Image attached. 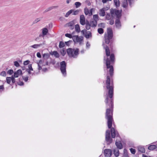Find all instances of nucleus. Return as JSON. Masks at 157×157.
I'll return each mask as SVG.
<instances>
[{
  "mask_svg": "<svg viewBox=\"0 0 157 157\" xmlns=\"http://www.w3.org/2000/svg\"><path fill=\"white\" fill-rule=\"evenodd\" d=\"M106 87L108 90V96L111 99L109 102V98L107 96L105 101L106 103V109L105 113V118L107 119V125L109 128L111 129V137L114 138L116 136V131L114 128L112 127V122L113 121V99L112 98L113 95V83H110V79L109 76L107 75L106 80Z\"/></svg>",
  "mask_w": 157,
  "mask_h": 157,
  "instance_id": "1",
  "label": "nucleus"
},
{
  "mask_svg": "<svg viewBox=\"0 0 157 157\" xmlns=\"http://www.w3.org/2000/svg\"><path fill=\"white\" fill-rule=\"evenodd\" d=\"M107 34H105L104 36L105 38V43L106 44L109 45L108 46L106 45L104 43L102 44L104 49H105L106 55L107 57L110 56V60L109 58H106V56H105L104 57V60L106 61V67L107 69L109 68V72L110 75L112 77L113 74V67L112 65H110L111 63H113L115 61V56L113 53H111V54L109 48L111 49H113V31L112 29L110 28H108L107 29Z\"/></svg>",
  "mask_w": 157,
  "mask_h": 157,
  "instance_id": "2",
  "label": "nucleus"
},
{
  "mask_svg": "<svg viewBox=\"0 0 157 157\" xmlns=\"http://www.w3.org/2000/svg\"><path fill=\"white\" fill-rule=\"evenodd\" d=\"M79 51V49L78 48L75 49L70 48L67 50V53L69 57L76 58L75 56L78 55Z\"/></svg>",
  "mask_w": 157,
  "mask_h": 157,
  "instance_id": "3",
  "label": "nucleus"
},
{
  "mask_svg": "<svg viewBox=\"0 0 157 157\" xmlns=\"http://www.w3.org/2000/svg\"><path fill=\"white\" fill-rule=\"evenodd\" d=\"M66 67L67 63L65 61H63L60 63V69L64 77L67 75Z\"/></svg>",
  "mask_w": 157,
  "mask_h": 157,
  "instance_id": "4",
  "label": "nucleus"
},
{
  "mask_svg": "<svg viewBox=\"0 0 157 157\" xmlns=\"http://www.w3.org/2000/svg\"><path fill=\"white\" fill-rule=\"evenodd\" d=\"M112 138L110 135V130L109 129L107 130L105 132V140L107 145H109L113 142V139Z\"/></svg>",
  "mask_w": 157,
  "mask_h": 157,
  "instance_id": "5",
  "label": "nucleus"
},
{
  "mask_svg": "<svg viewBox=\"0 0 157 157\" xmlns=\"http://www.w3.org/2000/svg\"><path fill=\"white\" fill-rule=\"evenodd\" d=\"M104 154L105 156L110 157L112 155V151L110 149H105L104 151Z\"/></svg>",
  "mask_w": 157,
  "mask_h": 157,
  "instance_id": "6",
  "label": "nucleus"
},
{
  "mask_svg": "<svg viewBox=\"0 0 157 157\" xmlns=\"http://www.w3.org/2000/svg\"><path fill=\"white\" fill-rule=\"evenodd\" d=\"M122 10H121V11H120L118 10H117L116 9H111L110 10V13L112 15H113L114 13L117 15L118 14H119L120 13L121 14V13Z\"/></svg>",
  "mask_w": 157,
  "mask_h": 157,
  "instance_id": "7",
  "label": "nucleus"
},
{
  "mask_svg": "<svg viewBox=\"0 0 157 157\" xmlns=\"http://www.w3.org/2000/svg\"><path fill=\"white\" fill-rule=\"evenodd\" d=\"M80 23L82 25H84L86 24L85 18L83 15H81L80 16Z\"/></svg>",
  "mask_w": 157,
  "mask_h": 157,
  "instance_id": "8",
  "label": "nucleus"
},
{
  "mask_svg": "<svg viewBox=\"0 0 157 157\" xmlns=\"http://www.w3.org/2000/svg\"><path fill=\"white\" fill-rule=\"evenodd\" d=\"M117 140H116L115 142V145L119 149H122L123 148V145L121 141H120L121 140H118V141H117Z\"/></svg>",
  "mask_w": 157,
  "mask_h": 157,
  "instance_id": "9",
  "label": "nucleus"
},
{
  "mask_svg": "<svg viewBox=\"0 0 157 157\" xmlns=\"http://www.w3.org/2000/svg\"><path fill=\"white\" fill-rule=\"evenodd\" d=\"M73 40L75 43L76 42H79V44H80L81 42H80V40L79 36L78 35H75L73 36Z\"/></svg>",
  "mask_w": 157,
  "mask_h": 157,
  "instance_id": "10",
  "label": "nucleus"
},
{
  "mask_svg": "<svg viewBox=\"0 0 157 157\" xmlns=\"http://www.w3.org/2000/svg\"><path fill=\"white\" fill-rule=\"evenodd\" d=\"M50 54L52 56L54 55L56 58H59V54L57 51H56L53 52L51 51L50 52Z\"/></svg>",
  "mask_w": 157,
  "mask_h": 157,
  "instance_id": "11",
  "label": "nucleus"
},
{
  "mask_svg": "<svg viewBox=\"0 0 157 157\" xmlns=\"http://www.w3.org/2000/svg\"><path fill=\"white\" fill-rule=\"evenodd\" d=\"M98 20H92L91 19L90 21V23L91 24V27H96L97 25V21Z\"/></svg>",
  "mask_w": 157,
  "mask_h": 157,
  "instance_id": "12",
  "label": "nucleus"
},
{
  "mask_svg": "<svg viewBox=\"0 0 157 157\" xmlns=\"http://www.w3.org/2000/svg\"><path fill=\"white\" fill-rule=\"evenodd\" d=\"M115 24L117 28L119 29L121 27V24L120 19H116L115 21Z\"/></svg>",
  "mask_w": 157,
  "mask_h": 157,
  "instance_id": "13",
  "label": "nucleus"
},
{
  "mask_svg": "<svg viewBox=\"0 0 157 157\" xmlns=\"http://www.w3.org/2000/svg\"><path fill=\"white\" fill-rule=\"evenodd\" d=\"M58 7V6H52L50 7L48 9H46L44 11V12H43V13H44L52 10V9H53L57 8Z\"/></svg>",
  "mask_w": 157,
  "mask_h": 157,
  "instance_id": "14",
  "label": "nucleus"
},
{
  "mask_svg": "<svg viewBox=\"0 0 157 157\" xmlns=\"http://www.w3.org/2000/svg\"><path fill=\"white\" fill-rule=\"evenodd\" d=\"M138 150L139 151L143 153H144L145 152V148L142 146H139L138 147Z\"/></svg>",
  "mask_w": 157,
  "mask_h": 157,
  "instance_id": "15",
  "label": "nucleus"
},
{
  "mask_svg": "<svg viewBox=\"0 0 157 157\" xmlns=\"http://www.w3.org/2000/svg\"><path fill=\"white\" fill-rule=\"evenodd\" d=\"M113 151L115 156L117 157L119 156V151L118 149L117 148L114 149H113Z\"/></svg>",
  "mask_w": 157,
  "mask_h": 157,
  "instance_id": "16",
  "label": "nucleus"
},
{
  "mask_svg": "<svg viewBox=\"0 0 157 157\" xmlns=\"http://www.w3.org/2000/svg\"><path fill=\"white\" fill-rule=\"evenodd\" d=\"M42 33H43L42 37L46 35L48 33V30L46 28H44L42 29Z\"/></svg>",
  "mask_w": 157,
  "mask_h": 157,
  "instance_id": "17",
  "label": "nucleus"
},
{
  "mask_svg": "<svg viewBox=\"0 0 157 157\" xmlns=\"http://www.w3.org/2000/svg\"><path fill=\"white\" fill-rule=\"evenodd\" d=\"M157 147V145H151L149 146L148 147V149L150 150H155Z\"/></svg>",
  "mask_w": 157,
  "mask_h": 157,
  "instance_id": "18",
  "label": "nucleus"
},
{
  "mask_svg": "<svg viewBox=\"0 0 157 157\" xmlns=\"http://www.w3.org/2000/svg\"><path fill=\"white\" fill-rule=\"evenodd\" d=\"M99 14L100 16L102 17H104L105 15V12L104 9L102 8L99 10Z\"/></svg>",
  "mask_w": 157,
  "mask_h": 157,
  "instance_id": "19",
  "label": "nucleus"
},
{
  "mask_svg": "<svg viewBox=\"0 0 157 157\" xmlns=\"http://www.w3.org/2000/svg\"><path fill=\"white\" fill-rule=\"evenodd\" d=\"M43 44H34L33 45H31L30 46V47L32 48H37L38 47H40L42 46Z\"/></svg>",
  "mask_w": 157,
  "mask_h": 157,
  "instance_id": "20",
  "label": "nucleus"
},
{
  "mask_svg": "<svg viewBox=\"0 0 157 157\" xmlns=\"http://www.w3.org/2000/svg\"><path fill=\"white\" fill-rule=\"evenodd\" d=\"M85 37L87 39L89 38L90 37H92V35L91 32L90 31H88L85 34Z\"/></svg>",
  "mask_w": 157,
  "mask_h": 157,
  "instance_id": "21",
  "label": "nucleus"
},
{
  "mask_svg": "<svg viewBox=\"0 0 157 157\" xmlns=\"http://www.w3.org/2000/svg\"><path fill=\"white\" fill-rule=\"evenodd\" d=\"M75 31L78 33H79L81 31L79 25L78 24L75 25Z\"/></svg>",
  "mask_w": 157,
  "mask_h": 157,
  "instance_id": "22",
  "label": "nucleus"
},
{
  "mask_svg": "<svg viewBox=\"0 0 157 157\" xmlns=\"http://www.w3.org/2000/svg\"><path fill=\"white\" fill-rule=\"evenodd\" d=\"M114 2L116 8H117L120 6V3L119 0H114Z\"/></svg>",
  "mask_w": 157,
  "mask_h": 157,
  "instance_id": "23",
  "label": "nucleus"
},
{
  "mask_svg": "<svg viewBox=\"0 0 157 157\" xmlns=\"http://www.w3.org/2000/svg\"><path fill=\"white\" fill-rule=\"evenodd\" d=\"M11 78H10V77H7L6 78V82L9 84H10L11 85H12V84H10L11 82Z\"/></svg>",
  "mask_w": 157,
  "mask_h": 157,
  "instance_id": "24",
  "label": "nucleus"
},
{
  "mask_svg": "<svg viewBox=\"0 0 157 157\" xmlns=\"http://www.w3.org/2000/svg\"><path fill=\"white\" fill-rule=\"evenodd\" d=\"M123 156L124 157H129L127 151L125 148H124V150Z\"/></svg>",
  "mask_w": 157,
  "mask_h": 157,
  "instance_id": "25",
  "label": "nucleus"
},
{
  "mask_svg": "<svg viewBox=\"0 0 157 157\" xmlns=\"http://www.w3.org/2000/svg\"><path fill=\"white\" fill-rule=\"evenodd\" d=\"M74 10H69L66 13V15H65V17H67L69 16L73 12Z\"/></svg>",
  "mask_w": 157,
  "mask_h": 157,
  "instance_id": "26",
  "label": "nucleus"
},
{
  "mask_svg": "<svg viewBox=\"0 0 157 157\" xmlns=\"http://www.w3.org/2000/svg\"><path fill=\"white\" fill-rule=\"evenodd\" d=\"M75 23L73 21H70L67 23V25L68 26L72 27L74 25Z\"/></svg>",
  "mask_w": 157,
  "mask_h": 157,
  "instance_id": "27",
  "label": "nucleus"
},
{
  "mask_svg": "<svg viewBox=\"0 0 157 157\" xmlns=\"http://www.w3.org/2000/svg\"><path fill=\"white\" fill-rule=\"evenodd\" d=\"M65 46V43L63 41L59 42V47L60 48H62Z\"/></svg>",
  "mask_w": 157,
  "mask_h": 157,
  "instance_id": "28",
  "label": "nucleus"
},
{
  "mask_svg": "<svg viewBox=\"0 0 157 157\" xmlns=\"http://www.w3.org/2000/svg\"><path fill=\"white\" fill-rule=\"evenodd\" d=\"M98 33L100 34H101L104 33V29L102 28H99L98 29Z\"/></svg>",
  "mask_w": 157,
  "mask_h": 157,
  "instance_id": "29",
  "label": "nucleus"
},
{
  "mask_svg": "<svg viewBox=\"0 0 157 157\" xmlns=\"http://www.w3.org/2000/svg\"><path fill=\"white\" fill-rule=\"evenodd\" d=\"M75 5L76 8H78L81 5V3L79 2H76L75 3Z\"/></svg>",
  "mask_w": 157,
  "mask_h": 157,
  "instance_id": "30",
  "label": "nucleus"
},
{
  "mask_svg": "<svg viewBox=\"0 0 157 157\" xmlns=\"http://www.w3.org/2000/svg\"><path fill=\"white\" fill-rule=\"evenodd\" d=\"M43 57L44 58L48 59L50 57V55L48 53H44L43 55Z\"/></svg>",
  "mask_w": 157,
  "mask_h": 157,
  "instance_id": "31",
  "label": "nucleus"
},
{
  "mask_svg": "<svg viewBox=\"0 0 157 157\" xmlns=\"http://www.w3.org/2000/svg\"><path fill=\"white\" fill-rule=\"evenodd\" d=\"M99 20V17L98 14L94 15L93 16V19H92V20Z\"/></svg>",
  "mask_w": 157,
  "mask_h": 157,
  "instance_id": "32",
  "label": "nucleus"
},
{
  "mask_svg": "<svg viewBox=\"0 0 157 157\" xmlns=\"http://www.w3.org/2000/svg\"><path fill=\"white\" fill-rule=\"evenodd\" d=\"M105 24L104 23H101L98 24V26L99 27H102L103 28H105Z\"/></svg>",
  "mask_w": 157,
  "mask_h": 157,
  "instance_id": "33",
  "label": "nucleus"
},
{
  "mask_svg": "<svg viewBox=\"0 0 157 157\" xmlns=\"http://www.w3.org/2000/svg\"><path fill=\"white\" fill-rule=\"evenodd\" d=\"M60 53L63 56H64L66 54V52L65 49H63L60 51Z\"/></svg>",
  "mask_w": 157,
  "mask_h": 157,
  "instance_id": "34",
  "label": "nucleus"
},
{
  "mask_svg": "<svg viewBox=\"0 0 157 157\" xmlns=\"http://www.w3.org/2000/svg\"><path fill=\"white\" fill-rule=\"evenodd\" d=\"M81 10L80 9L79 10H76L74 11V12L72 13L73 15H76L78 14V13L80 11H81Z\"/></svg>",
  "mask_w": 157,
  "mask_h": 157,
  "instance_id": "35",
  "label": "nucleus"
},
{
  "mask_svg": "<svg viewBox=\"0 0 157 157\" xmlns=\"http://www.w3.org/2000/svg\"><path fill=\"white\" fill-rule=\"evenodd\" d=\"M65 36L70 38H73V36L71 34L67 33L65 34Z\"/></svg>",
  "mask_w": 157,
  "mask_h": 157,
  "instance_id": "36",
  "label": "nucleus"
},
{
  "mask_svg": "<svg viewBox=\"0 0 157 157\" xmlns=\"http://www.w3.org/2000/svg\"><path fill=\"white\" fill-rule=\"evenodd\" d=\"M10 78H11V80L12 81V84L13 85V83H14L16 81H15V78H16L15 77H14L13 75H12L11 77H10Z\"/></svg>",
  "mask_w": 157,
  "mask_h": 157,
  "instance_id": "37",
  "label": "nucleus"
},
{
  "mask_svg": "<svg viewBox=\"0 0 157 157\" xmlns=\"http://www.w3.org/2000/svg\"><path fill=\"white\" fill-rule=\"evenodd\" d=\"M130 150L132 154H135L136 153V150L132 148H131L130 149Z\"/></svg>",
  "mask_w": 157,
  "mask_h": 157,
  "instance_id": "38",
  "label": "nucleus"
},
{
  "mask_svg": "<svg viewBox=\"0 0 157 157\" xmlns=\"http://www.w3.org/2000/svg\"><path fill=\"white\" fill-rule=\"evenodd\" d=\"M128 5V2L126 1V2H124L122 6L123 7L126 8L127 7Z\"/></svg>",
  "mask_w": 157,
  "mask_h": 157,
  "instance_id": "39",
  "label": "nucleus"
},
{
  "mask_svg": "<svg viewBox=\"0 0 157 157\" xmlns=\"http://www.w3.org/2000/svg\"><path fill=\"white\" fill-rule=\"evenodd\" d=\"M84 13L86 15H87L88 14L89 12V10L86 7L84 9Z\"/></svg>",
  "mask_w": 157,
  "mask_h": 157,
  "instance_id": "40",
  "label": "nucleus"
},
{
  "mask_svg": "<svg viewBox=\"0 0 157 157\" xmlns=\"http://www.w3.org/2000/svg\"><path fill=\"white\" fill-rule=\"evenodd\" d=\"M72 42V41L71 40H69L68 41H66L65 42V44L67 46H69L70 45V43H71Z\"/></svg>",
  "mask_w": 157,
  "mask_h": 157,
  "instance_id": "41",
  "label": "nucleus"
},
{
  "mask_svg": "<svg viewBox=\"0 0 157 157\" xmlns=\"http://www.w3.org/2000/svg\"><path fill=\"white\" fill-rule=\"evenodd\" d=\"M13 72V71L12 69H10L7 71V73L10 75H12Z\"/></svg>",
  "mask_w": 157,
  "mask_h": 157,
  "instance_id": "42",
  "label": "nucleus"
},
{
  "mask_svg": "<svg viewBox=\"0 0 157 157\" xmlns=\"http://www.w3.org/2000/svg\"><path fill=\"white\" fill-rule=\"evenodd\" d=\"M0 75L3 76L5 77L6 76V72L5 71H3L1 72Z\"/></svg>",
  "mask_w": 157,
  "mask_h": 157,
  "instance_id": "43",
  "label": "nucleus"
},
{
  "mask_svg": "<svg viewBox=\"0 0 157 157\" xmlns=\"http://www.w3.org/2000/svg\"><path fill=\"white\" fill-rule=\"evenodd\" d=\"M14 65L17 67H18L20 66V64L18 63V62L17 61H15L14 62Z\"/></svg>",
  "mask_w": 157,
  "mask_h": 157,
  "instance_id": "44",
  "label": "nucleus"
},
{
  "mask_svg": "<svg viewBox=\"0 0 157 157\" xmlns=\"http://www.w3.org/2000/svg\"><path fill=\"white\" fill-rule=\"evenodd\" d=\"M29 62L30 61L29 60H27L24 61L23 64L24 65H26L28 64Z\"/></svg>",
  "mask_w": 157,
  "mask_h": 157,
  "instance_id": "45",
  "label": "nucleus"
},
{
  "mask_svg": "<svg viewBox=\"0 0 157 157\" xmlns=\"http://www.w3.org/2000/svg\"><path fill=\"white\" fill-rule=\"evenodd\" d=\"M14 77L17 78L18 77L19 75L15 71L13 73V75H12Z\"/></svg>",
  "mask_w": 157,
  "mask_h": 157,
  "instance_id": "46",
  "label": "nucleus"
},
{
  "mask_svg": "<svg viewBox=\"0 0 157 157\" xmlns=\"http://www.w3.org/2000/svg\"><path fill=\"white\" fill-rule=\"evenodd\" d=\"M116 136L117 137H118L119 138V140H121V138L119 135V133L118 132V131H116Z\"/></svg>",
  "mask_w": 157,
  "mask_h": 157,
  "instance_id": "47",
  "label": "nucleus"
},
{
  "mask_svg": "<svg viewBox=\"0 0 157 157\" xmlns=\"http://www.w3.org/2000/svg\"><path fill=\"white\" fill-rule=\"evenodd\" d=\"M40 21L39 18H37L33 22V24H35L38 22L39 21Z\"/></svg>",
  "mask_w": 157,
  "mask_h": 157,
  "instance_id": "48",
  "label": "nucleus"
},
{
  "mask_svg": "<svg viewBox=\"0 0 157 157\" xmlns=\"http://www.w3.org/2000/svg\"><path fill=\"white\" fill-rule=\"evenodd\" d=\"M90 26L91 27V25H86V30H89L90 28Z\"/></svg>",
  "mask_w": 157,
  "mask_h": 157,
  "instance_id": "49",
  "label": "nucleus"
},
{
  "mask_svg": "<svg viewBox=\"0 0 157 157\" xmlns=\"http://www.w3.org/2000/svg\"><path fill=\"white\" fill-rule=\"evenodd\" d=\"M81 33L83 35H84L86 34L85 33H87V31L86 29H84L83 30H82L81 31Z\"/></svg>",
  "mask_w": 157,
  "mask_h": 157,
  "instance_id": "50",
  "label": "nucleus"
},
{
  "mask_svg": "<svg viewBox=\"0 0 157 157\" xmlns=\"http://www.w3.org/2000/svg\"><path fill=\"white\" fill-rule=\"evenodd\" d=\"M22 77L23 79L25 82H27L28 81L29 78L28 76H26L25 77H24L23 76H22Z\"/></svg>",
  "mask_w": 157,
  "mask_h": 157,
  "instance_id": "51",
  "label": "nucleus"
},
{
  "mask_svg": "<svg viewBox=\"0 0 157 157\" xmlns=\"http://www.w3.org/2000/svg\"><path fill=\"white\" fill-rule=\"evenodd\" d=\"M109 8L110 6L109 5H108V6H106L105 7H104L102 9H104V10L105 11H106L109 9Z\"/></svg>",
  "mask_w": 157,
  "mask_h": 157,
  "instance_id": "52",
  "label": "nucleus"
},
{
  "mask_svg": "<svg viewBox=\"0 0 157 157\" xmlns=\"http://www.w3.org/2000/svg\"><path fill=\"white\" fill-rule=\"evenodd\" d=\"M28 67L29 70L30 71H33V68L32 67V64H29L28 65Z\"/></svg>",
  "mask_w": 157,
  "mask_h": 157,
  "instance_id": "53",
  "label": "nucleus"
},
{
  "mask_svg": "<svg viewBox=\"0 0 157 157\" xmlns=\"http://www.w3.org/2000/svg\"><path fill=\"white\" fill-rule=\"evenodd\" d=\"M92 10L93 9H91L90 11H89V16H90L92 15Z\"/></svg>",
  "mask_w": 157,
  "mask_h": 157,
  "instance_id": "54",
  "label": "nucleus"
},
{
  "mask_svg": "<svg viewBox=\"0 0 157 157\" xmlns=\"http://www.w3.org/2000/svg\"><path fill=\"white\" fill-rule=\"evenodd\" d=\"M17 83L18 85L21 86H23L24 84V83L22 81H20L19 82H17Z\"/></svg>",
  "mask_w": 157,
  "mask_h": 157,
  "instance_id": "55",
  "label": "nucleus"
},
{
  "mask_svg": "<svg viewBox=\"0 0 157 157\" xmlns=\"http://www.w3.org/2000/svg\"><path fill=\"white\" fill-rule=\"evenodd\" d=\"M37 56L39 58H41V54L40 52H38L36 54Z\"/></svg>",
  "mask_w": 157,
  "mask_h": 157,
  "instance_id": "56",
  "label": "nucleus"
},
{
  "mask_svg": "<svg viewBox=\"0 0 157 157\" xmlns=\"http://www.w3.org/2000/svg\"><path fill=\"white\" fill-rule=\"evenodd\" d=\"M85 2L87 3V5L88 6H90L91 5V3L90 2V1H89V0H86V1H85Z\"/></svg>",
  "mask_w": 157,
  "mask_h": 157,
  "instance_id": "57",
  "label": "nucleus"
},
{
  "mask_svg": "<svg viewBox=\"0 0 157 157\" xmlns=\"http://www.w3.org/2000/svg\"><path fill=\"white\" fill-rule=\"evenodd\" d=\"M107 15L106 16V17L107 19L108 20H109L110 18V14L109 13H107Z\"/></svg>",
  "mask_w": 157,
  "mask_h": 157,
  "instance_id": "58",
  "label": "nucleus"
},
{
  "mask_svg": "<svg viewBox=\"0 0 157 157\" xmlns=\"http://www.w3.org/2000/svg\"><path fill=\"white\" fill-rule=\"evenodd\" d=\"M114 21L113 20H111L110 21V22H109V24L110 25H113L114 24Z\"/></svg>",
  "mask_w": 157,
  "mask_h": 157,
  "instance_id": "59",
  "label": "nucleus"
},
{
  "mask_svg": "<svg viewBox=\"0 0 157 157\" xmlns=\"http://www.w3.org/2000/svg\"><path fill=\"white\" fill-rule=\"evenodd\" d=\"M121 14L120 13L119 14H118V15H117V19H120V18L121 17Z\"/></svg>",
  "mask_w": 157,
  "mask_h": 157,
  "instance_id": "60",
  "label": "nucleus"
},
{
  "mask_svg": "<svg viewBox=\"0 0 157 157\" xmlns=\"http://www.w3.org/2000/svg\"><path fill=\"white\" fill-rule=\"evenodd\" d=\"M85 24H86V25H91V24L90 23V22H89V21L88 20H86Z\"/></svg>",
  "mask_w": 157,
  "mask_h": 157,
  "instance_id": "61",
  "label": "nucleus"
},
{
  "mask_svg": "<svg viewBox=\"0 0 157 157\" xmlns=\"http://www.w3.org/2000/svg\"><path fill=\"white\" fill-rule=\"evenodd\" d=\"M80 40V42H81L83 40V37L82 36H79Z\"/></svg>",
  "mask_w": 157,
  "mask_h": 157,
  "instance_id": "62",
  "label": "nucleus"
},
{
  "mask_svg": "<svg viewBox=\"0 0 157 157\" xmlns=\"http://www.w3.org/2000/svg\"><path fill=\"white\" fill-rule=\"evenodd\" d=\"M4 87L3 85H2L0 86V90H4Z\"/></svg>",
  "mask_w": 157,
  "mask_h": 157,
  "instance_id": "63",
  "label": "nucleus"
},
{
  "mask_svg": "<svg viewBox=\"0 0 157 157\" xmlns=\"http://www.w3.org/2000/svg\"><path fill=\"white\" fill-rule=\"evenodd\" d=\"M90 46V43L88 42H87L86 43V47H89Z\"/></svg>",
  "mask_w": 157,
  "mask_h": 157,
  "instance_id": "64",
  "label": "nucleus"
}]
</instances>
